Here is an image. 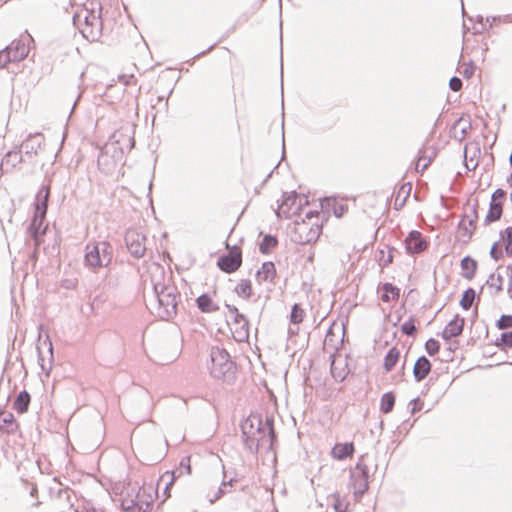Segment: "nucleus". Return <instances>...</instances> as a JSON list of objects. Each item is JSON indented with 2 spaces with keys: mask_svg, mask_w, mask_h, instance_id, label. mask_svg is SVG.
<instances>
[{
  "mask_svg": "<svg viewBox=\"0 0 512 512\" xmlns=\"http://www.w3.org/2000/svg\"><path fill=\"white\" fill-rule=\"evenodd\" d=\"M368 487V475L364 470L360 469L352 473L350 488L356 499L361 498L368 490Z\"/></svg>",
  "mask_w": 512,
  "mask_h": 512,
  "instance_id": "obj_16",
  "label": "nucleus"
},
{
  "mask_svg": "<svg viewBox=\"0 0 512 512\" xmlns=\"http://www.w3.org/2000/svg\"><path fill=\"white\" fill-rule=\"evenodd\" d=\"M306 316L305 309L302 307L301 304H294L291 309V313L289 316L290 323L293 325H299L301 324Z\"/></svg>",
  "mask_w": 512,
  "mask_h": 512,
  "instance_id": "obj_33",
  "label": "nucleus"
},
{
  "mask_svg": "<svg viewBox=\"0 0 512 512\" xmlns=\"http://www.w3.org/2000/svg\"><path fill=\"white\" fill-rule=\"evenodd\" d=\"M49 197V189L41 190L37 196L38 203L36 204V215L35 218L39 215L43 218L46 214L47 210V201ZM36 219H34L35 221Z\"/></svg>",
  "mask_w": 512,
  "mask_h": 512,
  "instance_id": "obj_30",
  "label": "nucleus"
},
{
  "mask_svg": "<svg viewBox=\"0 0 512 512\" xmlns=\"http://www.w3.org/2000/svg\"><path fill=\"white\" fill-rule=\"evenodd\" d=\"M412 184L410 182L403 183L398 188V191L395 196L394 205L396 209H401L405 206L408 198L411 195Z\"/></svg>",
  "mask_w": 512,
  "mask_h": 512,
  "instance_id": "obj_25",
  "label": "nucleus"
},
{
  "mask_svg": "<svg viewBox=\"0 0 512 512\" xmlns=\"http://www.w3.org/2000/svg\"><path fill=\"white\" fill-rule=\"evenodd\" d=\"M227 324L232 337L237 342H243L248 339L249 325L246 317L239 313L236 307H228Z\"/></svg>",
  "mask_w": 512,
  "mask_h": 512,
  "instance_id": "obj_7",
  "label": "nucleus"
},
{
  "mask_svg": "<svg viewBox=\"0 0 512 512\" xmlns=\"http://www.w3.org/2000/svg\"><path fill=\"white\" fill-rule=\"evenodd\" d=\"M235 293L242 299H250L253 295L252 282L249 279H241L235 287Z\"/></svg>",
  "mask_w": 512,
  "mask_h": 512,
  "instance_id": "obj_27",
  "label": "nucleus"
},
{
  "mask_svg": "<svg viewBox=\"0 0 512 512\" xmlns=\"http://www.w3.org/2000/svg\"><path fill=\"white\" fill-rule=\"evenodd\" d=\"M465 320L459 314L454 315V317L448 322V324L444 327L442 331V338L446 341L458 337L462 334L464 329Z\"/></svg>",
  "mask_w": 512,
  "mask_h": 512,
  "instance_id": "obj_18",
  "label": "nucleus"
},
{
  "mask_svg": "<svg viewBox=\"0 0 512 512\" xmlns=\"http://www.w3.org/2000/svg\"><path fill=\"white\" fill-rule=\"evenodd\" d=\"M476 298V293L473 288H468L464 291L462 294V297L460 299V306L464 310H469L474 303Z\"/></svg>",
  "mask_w": 512,
  "mask_h": 512,
  "instance_id": "obj_36",
  "label": "nucleus"
},
{
  "mask_svg": "<svg viewBox=\"0 0 512 512\" xmlns=\"http://www.w3.org/2000/svg\"><path fill=\"white\" fill-rule=\"evenodd\" d=\"M499 329H507L512 327V315H502L497 321Z\"/></svg>",
  "mask_w": 512,
  "mask_h": 512,
  "instance_id": "obj_43",
  "label": "nucleus"
},
{
  "mask_svg": "<svg viewBox=\"0 0 512 512\" xmlns=\"http://www.w3.org/2000/svg\"><path fill=\"white\" fill-rule=\"evenodd\" d=\"M126 246L130 253L136 257H143L146 251V236L136 230L130 229L127 231L125 236Z\"/></svg>",
  "mask_w": 512,
  "mask_h": 512,
  "instance_id": "obj_11",
  "label": "nucleus"
},
{
  "mask_svg": "<svg viewBox=\"0 0 512 512\" xmlns=\"http://www.w3.org/2000/svg\"><path fill=\"white\" fill-rule=\"evenodd\" d=\"M31 38L29 35L13 40L10 45L0 51V68L23 61L29 54Z\"/></svg>",
  "mask_w": 512,
  "mask_h": 512,
  "instance_id": "obj_5",
  "label": "nucleus"
},
{
  "mask_svg": "<svg viewBox=\"0 0 512 512\" xmlns=\"http://www.w3.org/2000/svg\"><path fill=\"white\" fill-rule=\"evenodd\" d=\"M19 424L11 412L0 413V432L13 434L17 431Z\"/></svg>",
  "mask_w": 512,
  "mask_h": 512,
  "instance_id": "obj_24",
  "label": "nucleus"
},
{
  "mask_svg": "<svg viewBox=\"0 0 512 512\" xmlns=\"http://www.w3.org/2000/svg\"><path fill=\"white\" fill-rule=\"evenodd\" d=\"M409 406H410V411L412 414H415L416 412H419L423 409L424 407V402L422 399H420L419 397L418 398H415L413 399L410 403H409Z\"/></svg>",
  "mask_w": 512,
  "mask_h": 512,
  "instance_id": "obj_45",
  "label": "nucleus"
},
{
  "mask_svg": "<svg viewBox=\"0 0 512 512\" xmlns=\"http://www.w3.org/2000/svg\"><path fill=\"white\" fill-rule=\"evenodd\" d=\"M30 404V395L27 391H22L16 397L13 408L18 413L23 414L28 410Z\"/></svg>",
  "mask_w": 512,
  "mask_h": 512,
  "instance_id": "obj_29",
  "label": "nucleus"
},
{
  "mask_svg": "<svg viewBox=\"0 0 512 512\" xmlns=\"http://www.w3.org/2000/svg\"><path fill=\"white\" fill-rule=\"evenodd\" d=\"M158 299L160 305H162L165 309L167 314H175L178 301H177V295L175 293L174 289L171 288H164L161 292L158 293Z\"/></svg>",
  "mask_w": 512,
  "mask_h": 512,
  "instance_id": "obj_19",
  "label": "nucleus"
},
{
  "mask_svg": "<svg viewBox=\"0 0 512 512\" xmlns=\"http://www.w3.org/2000/svg\"><path fill=\"white\" fill-rule=\"evenodd\" d=\"M73 20L82 35L94 41L102 31L100 3L96 0H87L77 9Z\"/></svg>",
  "mask_w": 512,
  "mask_h": 512,
  "instance_id": "obj_2",
  "label": "nucleus"
},
{
  "mask_svg": "<svg viewBox=\"0 0 512 512\" xmlns=\"http://www.w3.org/2000/svg\"><path fill=\"white\" fill-rule=\"evenodd\" d=\"M506 200V191L503 189H496L492 196L489 205V210L485 217V222L490 224L498 221L503 214V207Z\"/></svg>",
  "mask_w": 512,
  "mask_h": 512,
  "instance_id": "obj_10",
  "label": "nucleus"
},
{
  "mask_svg": "<svg viewBox=\"0 0 512 512\" xmlns=\"http://www.w3.org/2000/svg\"><path fill=\"white\" fill-rule=\"evenodd\" d=\"M406 251L409 254H419L428 249L429 242L416 230L411 231L404 241Z\"/></svg>",
  "mask_w": 512,
  "mask_h": 512,
  "instance_id": "obj_14",
  "label": "nucleus"
},
{
  "mask_svg": "<svg viewBox=\"0 0 512 512\" xmlns=\"http://www.w3.org/2000/svg\"><path fill=\"white\" fill-rule=\"evenodd\" d=\"M321 210L325 215L329 213H333V215L337 218L342 217L348 211V203L347 199L338 198V197H327L321 201L320 204Z\"/></svg>",
  "mask_w": 512,
  "mask_h": 512,
  "instance_id": "obj_13",
  "label": "nucleus"
},
{
  "mask_svg": "<svg viewBox=\"0 0 512 512\" xmlns=\"http://www.w3.org/2000/svg\"><path fill=\"white\" fill-rule=\"evenodd\" d=\"M510 272V290L512 291V263L508 266Z\"/></svg>",
  "mask_w": 512,
  "mask_h": 512,
  "instance_id": "obj_47",
  "label": "nucleus"
},
{
  "mask_svg": "<svg viewBox=\"0 0 512 512\" xmlns=\"http://www.w3.org/2000/svg\"><path fill=\"white\" fill-rule=\"evenodd\" d=\"M177 473L178 477L184 476V475H190L192 472L191 468V457L186 456L184 457L180 463L178 468L175 471Z\"/></svg>",
  "mask_w": 512,
  "mask_h": 512,
  "instance_id": "obj_38",
  "label": "nucleus"
},
{
  "mask_svg": "<svg viewBox=\"0 0 512 512\" xmlns=\"http://www.w3.org/2000/svg\"><path fill=\"white\" fill-rule=\"evenodd\" d=\"M401 353L400 350L397 347H392L387 352L385 358H384V370L386 372H390L398 363L400 359Z\"/></svg>",
  "mask_w": 512,
  "mask_h": 512,
  "instance_id": "obj_28",
  "label": "nucleus"
},
{
  "mask_svg": "<svg viewBox=\"0 0 512 512\" xmlns=\"http://www.w3.org/2000/svg\"><path fill=\"white\" fill-rule=\"evenodd\" d=\"M431 368L432 364L425 356L419 357L413 367L415 380L418 382L423 381L431 372Z\"/></svg>",
  "mask_w": 512,
  "mask_h": 512,
  "instance_id": "obj_22",
  "label": "nucleus"
},
{
  "mask_svg": "<svg viewBox=\"0 0 512 512\" xmlns=\"http://www.w3.org/2000/svg\"><path fill=\"white\" fill-rule=\"evenodd\" d=\"M327 216L323 211L307 210L295 220L291 229V238L294 242L305 245L315 243L320 237Z\"/></svg>",
  "mask_w": 512,
  "mask_h": 512,
  "instance_id": "obj_1",
  "label": "nucleus"
},
{
  "mask_svg": "<svg viewBox=\"0 0 512 512\" xmlns=\"http://www.w3.org/2000/svg\"><path fill=\"white\" fill-rule=\"evenodd\" d=\"M449 86H450L451 90H453L455 92L460 91L462 88V81L458 77H453L449 81Z\"/></svg>",
  "mask_w": 512,
  "mask_h": 512,
  "instance_id": "obj_46",
  "label": "nucleus"
},
{
  "mask_svg": "<svg viewBox=\"0 0 512 512\" xmlns=\"http://www.w3.org/2000/svg\"><path fill=\"white\" fill-rule=\"evenodd\" d=\"M476 71V66L472 62H463L459 66V72L467 79L473 77Z\"/></svg>",
  "mask_w": 512,
  "mask_h": 512,
  "instance_id": "obj_39",
  "label": "nucleus"
},
{
  "mask_svg": "<svg viewBox=\"0 0 512 512\" xmlns=\"http://www.w3.org/2000/svg\"><path fill=\"white\" fill-rule=\"evenodd\" d=\"M437 152L432 145L425 144L419 150L417 159L415 161V171L417 173H423L432 163L436 157Z\"/></svg>",
  "mask_w": 512,
  "mask_h": 512,
  "instance_id": "obj_15",
  "label": "nucleus"
},
{
  "mask_svg": "<svg viewBox=\"0 0 512 512\" xmlns=\"http://www.w3.org/2000/svg\"><path fill=\"white\" fill-rule=\"evenodd\" d=\"M499 341L505 348H512V331L502 333Z\"/></svg>",
  "mask_w": 512,
  "mask_h": 512,
  "instance_id": "obj_44",
  "label": "nucleus"
},
{
  "mask_svg": "<svg viewBox=\"0 0 512 512\" xmlns=\"http://www.w3.org/2000/svg\"><path fill=\"white\" fill-rule=\"evenodd\" d=\"M379 299L386 304H396L400 298V288L386 282L378 286Z\"/></svg>",
  "mask_w": 512,
  "mask_h": 512,
  "instance_id": "obj_17",
  "label": "nucleus"
},
{
  "mask_svg": "<svg viewBox=\"0 0 512 512\" xmlns=\"http://www.w3.org/2000/svg\"><path fill=\"white\" fill-rule=\"evenodd\" d=\"M85 512H102V511H100L99 509H96V508L92 507V508H87Z\"/></svg>",
  "mask_w": 512,
  "mask_h": 512,
  "instance_id": "obj_48",
  "label": "nucleus"
},
{
  "mask_svg": "<svg viewBox=\"0 0 512 512\" xmlns=\"http://www.w3.org/2000/svg\"><path fill=\"white\" fill-rule=\"evenodd\" d=\"M355 453V445L353 442L336 443L330 451V455L334 460L342 461L352 458Z\"/></svg>",
  "mask_w": 512,
  "mask_h": 512,
  "instance_id": "obj_20",
  "label": "nucleus"
},
{
  "mask_svg": "<svg viewBox=\"0 0 512 512\" xmlns=\"http://www.w3.org/2000/svg\"><path fill=\"white\" fill-rule=\"evenodd\" d=\"M304 199L296 194H289L284 197L282 203L277 209V216L279 218L290 219L293 217H300L307 211L303 208Z\"/></svg>",
  "mask_w": 512,
  "mask_h": 512,
  "instance_id": "obj_8",
  "label": "nucleus"
},
{
  "mask_svg": "<svg viewBox=\"0 0 512 512\" xmlns=\"http://www.w3.org/2000/svg\"><path fill=\"white\" fill-rule=\"evenodd\" d=\"M278 244L274 236L266 235L263 237L259 249L263 254H269Z\"/></svg>",
  "mask_w": 512,
  "mask_h": 512,
  "instance_id": "obj_37",
  "label": "nucleus"
},
{
  "mask_svg": "<svg viewBox=\"0 0 512 512\" xmlns=\"http://www.w3.org/2000/svg\"><path fill=\"white\" fill-rule=\"evenodd\" d=\"M441 348L440 342L434 338H430L425 343V350L430 356H435Z\"/></svg>",
  "mask_w": 512,
  "mask_h": 512,
  "instance_id": "obj_40",
  "label": "nucleus"
},
{
  "mask_svg": "<svg viewBox=\"0 0 512 512\" xmlns=\"http://www.w3.org/2000/svg\"><path fill=\"white\" fill-rule=\"evenodd\" d=\"M218 267L226 272L233 273L237 271L242 264V251L238 246L229 249L226 255H223L218 260Z\"/></svg>",
  "mask_w": 512,
  "mask_h": 512,
  "instance_id": "obj_12",
  "label": "nucleus"
},
{
  "mask_svg": "<svg viewBox=\"0 0 512 512\" xmlns=\"http://www.w3.org/2000/svg\"><path fill=\"white\" fill-rule=\"evenodd\" d=\"M277 276L275 264L271 261L264 262L256 272L255 278L259 284L273 283Z\"/></svg>",
  "mask_w": 512,
  "mask_h": 512,
  "instance_id": "obj_21",
  "label": "nucleus"
},
{
  "mask_svg": "<svg viewBox=\"0 0 512 512\" xmlns=\"http://www.w3.org/2000/svg\"><path fill=\"white\" fill-rule=\"evenodd\" d=\"M460 269L461 276L464 279L471 281L476 276L478 270V262L470 256H465L460 262Z\"/></svg>",
  "mask_w": 512,
  "mask_h": 512,
  "instance_id": "obj_23",
  "label": "nucleus"
},
{
  "mask_svg": "<svg viewBox=\"0 0 512 512\" xmlns=\"http://www.w3.org/2000/svg\"><path fill=\"white\" fill-rule=\"evenodd\" d=\"M510 163L512 164V153H511V156H510Z\"/></svg>",
  "mask_w": 512,
  "mask_h": 512,
  "instance_id": "obj_50",
  "label": "nucleus"
},
{
  "mask_svg": "<svg viewBox=\"0 0 512 512\" xmlns=\"http://www.w3.org/2000/svg\"><path fill=\"white\" fill-rule=\"evenodd\" d=\"M210 375L220 381L230 382L235 378L236 366L230 355L224 349L215 347L211 349Z\"/></svg>",
  "mask_w": 512,
  "mask_h": 512,
  "instance_id": "obj_3",
  "label": "nucleus"
},
{
  "mask_svg": "<svg viewBox=\"0 0 512 512\" xmlns=\"http://www.w3.org/2000/svg\"><path fill=\"white\" fill-rule=\"evenodd\" d=\"M331 372L334 374V364H332Z\"/></svg>",
  "mask_w": 512,
  "mask_h": 512,
  "instance_id": "obj_49",
  "label": "nucleus"
},
{
  "mask_svg": "<svg viewBox=\"0 0 512 512\" xmlns=\"http://www.w3.org/2000/svg\"><path fill=\"white\" fill-rule=\"evenodd\" d=\"M401 332L405 335H413L416 332L415 319L410 318L405 321L401 326Z\"/></svg>",
  "mask_w": 512,
  "mask_h": 512,
  "instance_id": "obj_41",
  "label": "nucleus"
},
{
  "mask_svg": "<svg viewBox=\"0 0 512 512\" xmlns=\"http://www.w3.org/2000/svg\"><path fill=\"white\" fill-rule=\"evenodd\" d=\"M396 396L394 392H387L380 399V411L384 414L390 413L395 405Z\"/></svg>",
  "mask_w": 512,
  "mask_h": 512,
  "instance_id": "obj_32",
  "label": "nucleus"
},
{
  "mask_svg": "<svg viewBox=\"0 0 512 512\" xmlns=\"http://www.w3.org/2000/svg\"><path fill=\"white\" fill-rule=\"evenodd\" d=\"M468 129H470V123L463 117L459 118L453 125L454 135L460 139L466 136Z\"/></svg>",
  "mask_w": 512,
  "mask_h": 512,
  "instance_id": "obj_35",
  "label": "nucleus"
},
{
  "mask_svg": "<svg viewBox=\"0 0 512 512\" xmlns=\"http://www.w3.org/2000/svg\"><path fill=\"white\" fill-rule=\"evenodd\" d=\"M103 303H104V299L102 298V296H96L90 303V312L85 313V315L86 316L95 315L97 313L100 305Z\"/></svg>",
  "mask_w": 512,
  "mask_h": 512,
  "instance_id": "obj_42",
  "label": "nucleus"
},
{
  "mask_svg": "<svg viewBox=\"0 0 512 512\" xmlns=\"http://www.w3.org/2000/svg\"><path fill=\"white\" fill-rule=\"evenodd\" d=\"M490 256L495 261L502 260L505 256H512V226H508L500 232V240L492 245Z\"/></svg>",
  "mask_w": 512,
  "mask_h": 512,
  "instance_id": "obj_9",
  "label": "nucleus"
},
{
  "mask_svg": "<svg viewBox=\"0 0 512 512\" xmlns=\"http://www.w3.org/2000/svg\"><path fill=\"white\" fill-rule=\"evenodd\" d=\"M121 506L126 511L135 508L142 509L143 506H149L154 498L151 493L146 494L144 488H139L138 483L127 482L120 491Z\"/></svg>",
  "mask_w": 512,
  "mask_h": 512,
  "instance_id": "obj_4",
  "label": "nucleus"
},
{
  "mask_svg": "<svg viewBox=\"0 0 512 512\" xmlns=\"http://www.w3.org/2000/svg\"><path fill=\"white\" fill-rule=\"evenodd\" d=\"M175 473L176 472L174 471H166L159 478L158 486H160L161 484L165 485L164 494L166 498L170 497V489L173 486L176 479Z\"/></svg>",
  "mask_w": 512,
  "mask_h": 512,
  "instance_id": "obj_31",
  "label": "nucleus"
},
{
  "mask_svg": "<svg viewBox=\"0 0 512 512\" xmlns=\"http://www.w3.org/2000/svg\"><path fill=\"white\" fill-rule=\"evenodd\" d=\"M112 255L113 250L109 242H92L86 246L85 262L89 267L98 269L109 265Z\"/></svg>",
  "mask_w": 512,
  "mask_h": 512,
  "instance_id": "obj_6",
  "label": "nucleus"
},
{
  "mask_svg": "<svg viewBox=\"0 0 512 512\" xmlns=\"http://www.w3.org/2000/svg\"><path fill=\"white\" fill-rule=\"evenodd\" d=\"M196 302L198 308L203 313H213L219 310V305L207 294L199 296Z\"/></svg>",
  "mask_w": 512,
  "mask_h": 512,
  "instance_id": "obj_26",
  "label": "nucleus"
},
{
  "mask_svg": "<svg viewBox=\"0 0 512 512\" xmlns=\"http://www.w3.org/2000/svg\"><path fill=\"white\" fill-rule=\"evenodd\" d=\"M393 259H394V249L393 248L386 247L379 251L378 262L382 268L388 267L390 264H392Z\"/></svg>",
  "mask_w": 512,
  "mask_h": 512,
  "instance_id": "obj_34",
  "label": "nucleus"
}]
</instances>
